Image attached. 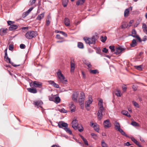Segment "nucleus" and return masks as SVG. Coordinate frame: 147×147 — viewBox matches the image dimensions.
<instances>
[{"instance_id": "nucleus-20", "label": "nucleus", "mask_w": 147, "mask_h": 147, "mask_svg": "<svg viewBox=\"0 0 147 147\" xmlns=\"http://www.w3.org/2000/svg\"><path fill=\"white\" fill-rule=\"evenodd\" d=\"M63 129L67 133L70 135L72 134V132L71 130L68 128V125L65 128H64Z\"/></svg>"}, {"instance_id": "nucleus-19", "label": "nucleus", "mask_w": 147, "mask_h": 147, "mask_svg": "<svg viewBox=\"0 0 147 147\" xmlns=\"http://www.w3.org/2000/svg\"><path fill=\"white\" fill-rule=\"evenodd\" d=\"M137 44L136 40L135 39H133L131 43L130 44V46L131 47H134L136 46Z\"/></svg>"}, {"instance_id": "nucleus-7", "label": "nucleus", "mask_w": 147, "mask_h": 147, "mask_svg": "<svg viewBox=\"0 0 147 147\" xmlns=\"http://www.w3.org/2000/svg\"><path fill=\"white\" fill-rule=\"evenodd\" d=\"M125 49L121 47H118L116 48L114 51V53L117 55H118L122 51L125 50Z\"/></svg>"}, {"instance_id": "nucleus-52", "label": "nucleus", "mask_w": 147, "mask_h": 147, "mask_svg": "<svg viewBox=\"0 0 147 147\" xmlns=\"http://www.w3.org/2000/svg\"><path fill=\"white\" fill-rule=\"evenodd\" d=\"M4 59H5V61L7 62L10 63L11 59L10 58H9L8 56H7V57H6L5 58H4Z\"/></svg>"}, {"instance_id": "nucleus-62", "label": "nucleus", "mask_w": 147, "mask_h": 147, "mask_svg": "<svg viewBox=\"0 0 147 147\" xmlns=\"http://www.w3.org/2000/svg\"><path fill=\"white\" fill-rule=\"evenodd\" d=\"M108 51V49H106V47H104L102 50V52L105 53H107Z\"/></svg>"}, {"instance_id": "nucleus-22", "label": "nucleus", "mask_w": 147, "mask_h": 147, "mask_svg": "<svg viewBox=\"0 0 147 147\" xmlns=\"http://www.w3.org/2000/svg\"><path fill=\"white\" fill-rule=\"evenodd\" d=\"M92 101L90 99H89L85 103V107L90 106V105L92 103Z\"/></svg>"}, {"instance_id": "nucleus-58", "label": "nucleus", "mask_w": 147, "mask_h": 147, "mask_svg": "<svg viewBox=\"0 0 147 147\" xmlns=\"http://www.w3.org/2000/svg\"><path fill=\"white\" fill-rule=\"evenodd\" d=\"M20 47L21 49H24L26 47V46L24 44H21L20 45Z\"/></svg>"}, {"instance_id": "nucleus-14", "label": "nucleus", "mask_w": 147, "mask_h": 147, "mask_svg": "<svg viewBox=\"0 0 147 147\" xmlns=\"http://www.w3.org/2000/svg\"><path fill=\"white\" fill-rule=\"evenodd\" d=\"M18 27V26L16 25L15 24H13L10 26L9 27V30L10 31H13L16 30L17 29Z\"/></svg>"}, {"instance_id": "nucleus-15", "label": "nucleus", "mask_w": 147, "mask_h": 147, "mask_svg": "<svg viewBox=\"0 0 147 147\" xmlns=\"http://www.w3.org/2000/svg\"><path fill=\"white\" fill-rule=\"evenodd\" d=\"M69 108L71 112H74L75 111L76 107L73 103L69 104Z\"/></svg>"}, {"instance_id": "nucleus-28", "label": "nucleus", "mask_w": 147, "mask_h": 147, "mask_svg": "<svg viewBox=\"0 0 147 147\" xmlns=\"http://www.w3.org/2000/svg\"><path fill=\"white\" fill-rule=\"evenodd\" d=\"M84 64L86 65L89 68H90L91 67L92 65L89 62L85 60L84 61Z\"/></svg>"}, {"instance_id": "nucleus-46", "label": "nucleus", "mask_w": 147, "mask_h": 147, "mask_svg": "<svg viewBox=\"0 0 147 147\" xmlns=\"http://www.w3.org/2000/svg\"><path fill=\"white\" fill-rule=\"evenodd\" d=\"M109 48L111 50L112 52L115 51V47L114 46H110L109 47Z\"/></svg>"}, {"instance_id": "nucleus-8", "label": "nucleus", "mask_w": 147, "mask_h": 147, "mask_svg": "<svg viewBox=\"0 0 147 147\" xmlns=\"http://www.w3.org/2000/svg\"><path fill=\"white\" fill-rule=\"evenodd\" d=\"M78 96V93L77 91L74 92L72 95V98L73 100L76 102H77V98Z\"/></svg>"}, {"instance_id": "nucleus-44", "label": "nucleus", "mask_w": 147, "mask_h": 147, "mask_svg": "<svg viewBox=\"0 0 147 147\" xmlns=\"http://www.w3.org/2000/svg\"><path fill=\"white\" fill-rule=\"evenodd\" d=\"M102 114L97 113V117L99 120H100L102 119Z\"/></svg>"}, {"instance_id": "nucleus-38", "label": "nucleus", "mask_w": 147, "mask_h": 147, "mask_svg": "<svg viewBox=\"0 0 147 147\" xmlns=\"http://www.w3.org/2000/svg\"><path fill=\"white\" fill-rule=\"evenodd\" d=\"M68 1L64 0L63 1L62 5L64 7H65L67 6V3Z\"/></svg>"}, {"instance_id": "nucleus-45", "label": "nucleus", "mask_w": 147, "mask_h": 147, "mask_svg": "<svg viewBox=\"0 0 147 147\" xmlns=\"http://www.w3.org/2000/svg\"><path fill=\"white\" fill-rule=\"evenodd\" d=\"M85 96L84 93L83 92H81L79 98L85 99Z\"/></svg>"}, {"instance_id": "nucleus-37", "label": "nucleus", "mask_w": 147, "mask_h": 147, "mask_svg": "<svg viewBox=\"0 0 147 147\" xmlns=\"http://www.w3.org/2000/svg\"><path fill=\"white\" fill-rule=\"evenodd\" d=\"M91 136H92V138L94 140H96L98 138L97 135L94 133L91 134Z\"/></svg>"}, {"instance_id": "nucleus-40", "label": "nucleus", "mask_w": 147, "mask_h": 147, "mask_svg": "<svg viewBox=\"0 0 147 147\" xmlns=\"http://www.w3.org/2000/svg\"><path fill=\"white\" fill-rule=\"evenodd\" d=\"M131 33L132 34L131 35L134 37H135L136 36L135 35L136 34V32L135 29H134L132 30Z\"/></svg>"}, {"instance_id": "nucleus-36", "label": "nucleus", "mask_w": 147, "mask_h": 147, "mask_svg": "<svg viewBox=\"0 0 147 147\" xmlns=\"http://www.w3.org/2000/svg\"><path fill=\"white\" fill-rule=\"evenodd\" d=\"M131 125L133 126L138 127L139 126V124L135 121H132L131 123Z\"/></svg>"}, {"instance_id": "nucleus-5", "label": "nucleus", "mask_w": 147, "mask_h": 147, "mask_svg": "<svg viewBox=\"0 0 147 147\" xmlns=\"http://www.w3.org/2000/svg\"><path fill=\"white\" fill-rule=\"evenodd\" d=\"M68 125L67 123L63 121H60L58 123V126L59 128H62L63 127L65 128Z\"/></svg>"}, {"instance_id": "nucleus-54", "label": "nucleus", "mask_w": 147, "mask_h": 147, "mask_svg": "<svg viewBox=\"0 0 147 147\" xmlns=\"http://www.w3.org/2000/svg\"><path fill=\"white\" fill-rule=\"evenodd\" d=\"M84 139H83V141L85 144L87 146H88V142L86 140V139L85 138H84Z\"/></svg>"}, {"instance_id": "nucleus-17", "label": "nucleus", "mask_w": 147, "mask_h": 147, "mask_svg": "<svg viewBox=\"0 0 147 147\" xmlns=\"http://www.w3.org/2000/svg\"><path fill=\"white\" fill-rule=\"evenodd\" d=\"M71 61L70 62L71 71L73 72L74 70L75 64L74 63H72V61L73 60V59H71Z\"/></svg>"}, {"instance_id": "nucleus-56", "label": "nucleus", "mask_w": 147, "mask_h": 147, "mask_svg": "<svg viewBox=\"0 0 147 147\" xmlns=\"http://www.w3.org/2000/svg\"><path fill=\"white\" fill-rule=\"evenodd\" d=\"M101 53V50L100 48H97L96 50V53L97 54H100Z\"/></svg>"}, {"instance_id": "nucleus-23", "label": "nucleus", "mask_w": 147, "mask_h": 147, "mask_svg": "<svg viewBox=\"0 0 147 147\" xmlns=\"http://www.w3.org/2000/svg\"><path fill=\"white\" fill-rule=\"evenodd\" d=\"M64 23L66 26H69L70 25L69 19L67 18H65L64 19Z\"/></svg>"}, {"instance_id": "nucleus-49", "label": "nucleus", "mask_w": 147, "mask_h": 147, "mask_svg": "<svg viewBox=\"0 0 147 147\" xmlns=\"http://www.w3.org/2000/svg\"><path fill=\"white\" fill-rule=\"evenodd\" d=\"M28 13H27L26 11L22 15V17L23 18H25L28 14Z\"/></svg>"}, {"instance_id": "nucleus-25", "label": "nucleus", "mask_w": 147, "mask_h": 147, "mask_svg": "<svg viewBox=\"0 0 147 147\" xmlns=\"http://www.w3.org/2000/svg\"><path fill=\"white\" fill-rule=\"evenodd\" d=\"M121 113L122 114L125 115L127 117H130V115L129 113L127 111L123 110L121 111Z\"/></svg>"}, {"instance_id": "nucleus-26", "label": "nucleus", "mask_w": 147, "mask_h": 147, "mask_svg": "<svg viewBox=\"0 0 147 147\" xmlns=\"http://www.w3.org/2000/svg\"><path fill=\"white\" fill-rule=\"evenodd\" d=\"M85 0H78L76 2V5L77 6L83 5L85 2Z\"/></svg>"}, {"instance_id": "nucleus-10", "label": "nucleus", "mask_w": 147, "mask_h": 147, "mask_svg": "<svg viewBox=\"0 0 147 147\" xmlns=\"http://www.w3.org/2000/svg\"><path fill=\"white\" fill-rule=\"evenodd\" d=\"M8 29L7 28H2L0 29V35L1 36L7 33V31Z\"/></svg>"}, {"instance_id": "nucleus-1", "label": "nucleus", "mask_w": 147, "mask_h": 147, "mask_svg": "<svg viewBox=\"0 0 147 147\" xmlns=\"http://www.w3.org/2000/svg\"><path fill=\"white\" fill-rule=\"evenodd\" d=\"M72 127L75 130H76L78 129L79 131L82 132L84 130V128L83 126L81 125L80 126H78V121L77 119L73 120L71 123Z\"/></svg>"}, {"instance_id": "nucleus-60", "label": "nucleus", "mask_w": 147, "mask_h": 147, "mask_svg": "<svg viewBox=\"0 0 147 147\" xmlns=\"http://www.w3.org/2000/svg\"><path fill=\"white\" fill-rule=\"evenodd\" d=\"M56 38L58 39H63V38L61 37L60 35L59 34H57L56 35Z\"/></svg>"}, {"instance_id": "nucleus-30", "label": "nucleus", "mask_w": 147, "mask_h": 147, "mask_svg": "<svg viewBox=\"0 0 147 147\" xmlns=\"http://www.w3.org/2000/svg\"><path fill=\"white\" fill-rule=\"evenodd\" d=\"M93 128H94V130L96 131V132H99V128L98 126V125L96 124H94V125L93 126Z\"/></svg>"}, {"instance_id": "nucleus-33", "label": "nucleus", "mask_w": 147, "mask_h": 147, "mask_svg": "<svg viewBox=\"0 0 147 147\" xmlns=\"http://www.w3.org/2000/svg\"><path fill=\"white\" fill-rule=\"evenodd\" d=\"M130 139L136 145L139 143V142L133 136L131 137L130 138Z\"/></svg>"}, {"instance_id": "nucleus-50", "label": "nucleus", "mask_w": 147, "mask_h": 147, "mask_svg": "<svg viewBox=\"0 0 147 147\" xmlns=\"http://www.w3.org/2000/svg\"><path fill=\"white\" fill-rule=\"evenodd\" d=\"M9 50L12 51L13 49V45L10 44L9 46Z\"/></svg>"}, {"instance_id": "nucleus-32", "label": "nucleus", "mask_w": 147, "mask_h": 147, "mask_svg": "<svg viewBox=\"0 0 147 147\" xmlns=\"http://www.w3.org/2000/svg\"><path fill=\"white\" fill-rule=\"evenodd\" d=\"M78 47L80 49H82L84 48V45L81 42H78Z\"/></svg>"}, {"instance_id": "nucleus-42", "label": "nucleus", "mask_w": 147, "mask_h": 147, "mask_svg": "<svg viewBox=\"0 0 147 147\" xmlns=\"http://www.w3.org/2000/svg\"><path fill=\"white\" fill-rule=\"evenodd\" d=\"M115 94L117 96L120 97L121 96L120 91L119 90H117L115 92Z\"/></svg>"}, {"instance_id": "nucleus-43", "label": "nucleus", "mask_w": 147, "mask_h": 147, "mask_svg": "<svg viewBox=\"0 0 147 147\" xmlns=\"http://www.w3.org/2000/svg\"><path fill=\"white\" fill-rule=\"evenodd\" d=\"M59 111L61 113H67V111L63 108L59 109Z\"/></svg>"}, {"instance_id": "nucleus-31", "label": "nucleus", "mask_w": 147, "mask_h": 147, "mask_svg": "<svg viewBox=\"0 0 147 147\" xmlns=\"http://www.w3.org/2000/svg\"><path fill=\"white\" fill-rule=\"evenodd\" d=\"M56 95H53L52 94L51 96H49V99L50 101H54L55 100V97Z\"/></svg>"}, {"instance_id": "nucleus-3", "label": "nucleus", "mask_w": 147, "mask_h": 147, "mask_svg": "<svg viewBox=\"0 0 147 147\" xmlns=\"http://www.w3.org/2000/svg\"><path fill=\"white\" fill-rule=\"evenodd\" d=\"M37 35L36 32L33 31H28L25 35V36L28 39H31L33 38L36 37Z\"/></svg>"}, {"instance_id": "nucleus-57", "label": "nucleus", "mask_w": 147, "mask_h": 147, "mask_svg": "<svg viewBox=\"0 0 147 147\" xmlns=\"http://www.w3.org/2000/svg\"><path fill=\"white\" fill-rule=\"evenodd\" d=\"M141 65H139V66H135V68L138 70H140L142 69L141 68Z\"/></svg>"}, {"instance_id": "nucleus-35", "label": "nucleus", "mask_w": 147, "mask_h": 147, "mask_svg": "<svg viewBox=\"0 0 147 147\" xmlns=\"http://www.w3.org/2000/svg\"><path fill=\"white\" fill-rule=\"evenodd\" d=\"M119 131L121 133V134L127 138H128L129 136H128L125 132L121 129Z\"/></svg>"}, {"instance_id": "nucleus-47", "label": "nucleus", "mask_w": 147, "mask_h": 147, "mask_svg": "<svg viewBox=\"0 0 147 147\" xmlns=\"http://www.w3.org/2000/svg\"><path fill=\"white\" fill-rule=\"evenodd\" d=\"M132 103L135 107L137 108H139V106L138 104L136 101H132Z\"/></svg>"}, {"instance_id": "nucleus-63", "label": "nucleus", "mask_w": 147, "mask_h": 147, "mask_svg": "<svg viewBox=\"0 0 147 147\" xmlns=\"http://www.w3.org/2000/svg\"><path fill=\"white\" fill-rule=\"evenodd\" d=\"M147 40V36H144L142 38V41H145Z\"/></svg>"}, {"instance_id": "nucleus-9", "label": "nucleus", "mask_w": 147, "mask_h": 147, "mask_svg": "<svg viewBox=\"0 0 147 147\" xmlns=\"http://www.w3.org/2000/svg\"><path fill=\"white\" fill-rule=\"evenodd\" d=\"M43 104L41 100H38L37 101H34V104L36 106H39V107L41 108H42V107L41 105Z\"/></svg>"}, {"instance_id": "nucleus-4", "label": "nucleus", "mask_w": 147, "mask_h": 147, "mask_svg": "<svg viewBox=\"0 0 147 147\" xmlns=\"http://www.w3.org/2000/svg\"><path fill=\"white\" fill-rule=\"evenodd\" d=\"M57 74L58 77L61 81H62L64 80L65 77L62 74L60 69H59L58 70Z\"/></svg>"}, {"instance_id": "nucleus-24", "label": "nucleus", "mask_w": 147, "mask_h": 147, "mask_svg": "<svg viewBox=\"0 0 147 147\" xmlns=\"http://www.w3.org/2000/svg\"><path fill=\"white\" fill-rule=\"evenodd\" d=\"M142 28L143 29L144 32L145 33L147 34V26L145 24H143Z\"/></svg>"}, {"instance_id": "nucleus-59", "label": "nucleus", "mask_w": 147, "mask_h": 147, "mask_svg": "<svg viewBox=\"0 0 147 147\" xmlns=\"http://www.w3.org/2000/svg\"><path fill=\"white\" fill-rule=\"evenodd\" d=\"M136 38L138 40L139 42H141L142 41V40H141V38L138 35H137L136 37Z\"/></svg>"}, {"instance_id": "nucleus-11", "label": "nucleus", "mask_w": 147, "mask_h": 147, "mask_svg": "<svg viewBox=\"0 0 147 147\" xmlns=\"http://www.w3.org/2000/svg\"><path fill=\"white\" fill-rule=\"evenodd\" d=\"M132 9V7H130L125 9L124 12V16L125 17H127L129 12V10L131 11Z\"/></svg>"}, {"instance_id": "nucleus-16", "label": "nucleus", "mask_w": 147, "mask_h": 147, "mask_svg": "<svg viewBox=\"0 0 147 147\" xmlns=\"http://www.w3.org/2000/svg\"><path fill=\"white\" fill-rule=\"evenodd\" d=\"M27 90L28 92L31 93L35 94L37 92V91L36 88H27Z\"/></svg>"}, {"instance_id": "nucleus-55", "label": "nucleus", "mask_w": 147, "mask_h": 147, "mask_svg": "<svg viewBox=\"0 0 147 147\" xmlns=\"http://www.w3.org/2000/svg\"><path fill=\"white\" fill-rule=\"evenodd\" d=\"M14 22L11 21H7V23L8 25L10 26L13 24Z\"/></svg>"}, {"instance_id": "nucleus-41", "label": "nucleus", "mask_w": 147, "mask_h": 147, "mask_svg": "<svg viewBox=\"0 0 147 147\" xmlns=\"http://www.w3.org/2000/svg\"><path fill=\"white\" fill-rule=\"evenodd\" d=\"M101 144L102 147H107V144L104 142V140L101 141Z\"/></svg>"}, {"instance_id": "nucleus-39", "label": "nucleus", "mask_w": 147, "mask_h": 147, "mask_svg": "<svg viewBox=\"0 0 147 147\" xmlns=\"http://www.w3.org/2000/svg\"><path fill=\"white\" fill-rule=\"evenodd\" d=\"M101 40L102 42H105L107 39V37L106 36H105L104 37H103V36H102L101 37Z\"/></svg>"}, {"instance_id": "nucleus-64", "label": "nucleus", "mask_w": 147, "mask_h": 147, "mask_svg": "<svg viewBox=\"0 0 147 147\" xmlns=\"http://www.w3.org/2000/svg\"><path fill=\"white\" fill-rule=\"evenodd\" d=\"M124 146H129L131 145V144L129 142H127L126 143H125L124 144Z\"/></svg>"}, {"instance_id": "nucleus-12", "label": "nucleus", "mask_w": 147, "mask_h": 147, "mask_svg": "<svg viewBox=\"0 0 147 147\" xmlns=\"http://www.w3.org/2000/svg\"><path fill=\"white\" fill-rule=\"evenodd\" d=\"M48 82H49V84L52 85L55 88H60L59 85L55 83L53 81L49 80L48 81Z\"/></svg>"}, {"instance_id": "nucleus-29", "label": "nucleus", "mask_w": 147, "mask_h": 147, "mask_svg": "<svg viewBox=\"0 0 147 147\" xmlns=\"http://www.w3.org/2000/svg\"><path fill=\"white\" fill-rule=\"evenodd\" d=\"M60 98L58 96H56L55 97V100L54 102L58 104L60 101Z\"/></svg>"}, {"instance_id": "nucleus-6", "label": "nucleus", "mask_w": 147, "mask_h": 147, "mask_svg": "<svg viewBox=\"0 0 147 147\" xmlns=\"http://www.w3.org/2000/svg\"><path fill=\"white\" fill-rule=\"evenodd\" d=\"M103 124L104 125V127L106 129L109 128L111 126V124L109 119L105 120L103 122Z\"/></svg>"}, {"instance_id": "nucleus-13", "label": "nucleus", "mask_w": 147, "mask_h": 147, "mask_svg": "<svg viewBox=\"0 0 147 147\" xmlns=\"http://www.w3.org/2000/svg\"><path fill=\"white\" fill-rule=\"evenodd\" d=\"M42 83L41 82L34 81V86L37 88H41L42 86Z\"/></svg>"}, {"instance_id": "nucleus-2", "label": "nucleus", "mask_w": 147, "mask_h": 147, "mask_svg": "<svg viewBox=\"0 0 147 147\" xmlns=\"http://www.w3.org/2000/svg\"><path fill=\"white\" fill-rule=\"evenodd\" d=\"M97 37V36H93L91 38H88L87 37H85L84 38V40L86 43L88 44L89 45L91 44H95L96 42V41L97 39L95 38Z\"/></svg>"}, {"instance_id": "nucleus-48", "label": "nucleus", "mask_w": 147, "mask_h": 147, "mask_svg": "<svg viewBox=\"0 0 147 147\" xmlns=\"http://www.w3.org/2000/svg\"><path fill=\"white\" fill-rule=\"evenodd\" d=\"M132 88L134 91H136L138 88V86L136 85H133L132 86Z\"/></svg>"}, {"instance_id": "nucleus-21", "label": "nucleus", "mask_w": 147, "mask_h": 147, "mask_svg": "<svg viewBox=\"0 0 147 147\" xmlns=\"http://www.w3.org/2000/svg\"><path fill=\"white\" fill-rule=\"evenodd\" d=\"M44 16V13H42L39 14L36 18V20L40 21L42 19Z\"/></svg>"}, {"instance_id": "nucleus-27", "label": "nucleus", "mask_w": 147, "mask_h": 147, "mask_svg": "<svg viewBox=\"0 0 147 147\" xmlns=\"http://www.w3.org/2000/svg\"><path fill=\"white\" fill-rule=\"evenodd\" d=\"M89 71L90 73L94 74H96V73L98 74L99 73L97 69H90L89 70Z\"/></svg>"}, {"instance_id": "nucleus-53", "label": "nucleus", "mask_w": 147, "mask_h": 147, "mask_svg": "<svg viewBox=\"0 0 147 147\" xmlns=\"http://www.w3.org/2000/svg\"><path fill=\"white\" fill-rule=\"evenodd\" d=\"M9 63L11 64L13 66V67H16L17 66H19L20 65V64H19V65H18L15 64H14L13 63V62H11V61H10V63Z\"/></svg>"}, {"instance_id": "nucleus-61", "label": "nucleus", "mask_w": 147, "mask_h": 147, "mask_svg": "<svg viewBox=\"0 0 147 147\" xmlns=\"http://www.w3.org/2000/svg\"><path fill=\"white\" fill-rule=\"evenodd\" d=\"M104 109H99L98 111V113L102 114L103 111Z\"/></svg>"}, {"instance_id": "nucleus-34", "label": "nucleus", "mask_w": 147, "mask_h": 147, "mask_svg": "<svg viewBox=\"0 0 147 147\" xmlns=\"http://www.w3.org/2000/svg\"><path fill=\"white\" fill-rule=\"evenodd\" d=\"M56 32L57 33H60L61 34L63 35L65 37H67V34L64 32L58 30L56 31Z\"/></svg>"}, {"instance_id": "nucleus-18", "label": "nucleus", "mask_w": 147, "mask_h": 147, "mask_svg": "<svg viewBox=\"0 0 147 147\" xmlns=\"http://www.w3.org/2000/svg\"><path fill=\"white\" fill-rule=\"evenodd\" d=\"M115 123L116 124V125H115V128L118 131H119L121 129L120 128V124L117 121H115Z\"/></svg>"}, {"instance_id": "nucleus-51", "label": "nucleus", "mask_w": 147, "mask_h": 147, "mask_svg": "<svg viewBox=\"0 0 147 147\" xmlns=\"http://www.w3.org/2000/svg\"><path fill=\"white\" fill-rule=\"evenodd\" d=\"M84 99H85L79 98L78 99V102L79 103H84Z\"/></svg>"}]
</instances>
